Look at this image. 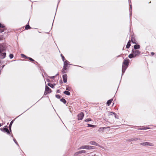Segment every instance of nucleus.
Segmentation results:
<instances>
[{"label": "nucleus", "mask_w": 156, "mask_h": 156, "mask_svg": "<svg viewBox=\"0 0 156 156\" xmlns=\"http://www.w3.org/2000/svg\"><path fill=\"white\" fill-rule=\"evenodd\" d=\"M140 129L143 130V128H140Z\"/></svg>", "instance_id": "44"}, {"label": "nucleus", "mask_w": 156, "mask_h": 156, "mask_svg": "<svg viewBox=\"0 0 156 156\" xmlns=\"http://www.w3.org/2000/svg\"><path fill=\"white\" fill-rule=\"evenodd\" d=\"M94 125L91 124H88V127H94Z\"/></svg>", "instance_id": "31"}, {"label": "nucleus", "mask_w": 156, "mask_h": 156, "mask_svg": "<svg viewBox=\"0 0 156 156\" xmlns=\"http://www.w3.org/2000/svg\"><path fill=\"white\" fill-rule=\"evenodd\" d=\"M27 58H28L31 61H34V60L31 58L28 57Z\"/></svg>", "instance_id": "38"}, {"label": "nucleus", "mask_w": 156, "mask_h": 156, "mask_svg": "<svg viewBox=\"0 0 156 156\" xmlns=\"http://www.w3.org/2000/svg\"><path fill=\"white\" fill-rule=\"evenodd\" d=\"M13 120L12 121H11V122H10V124L9 126V130L10 132L11 131V126H12V124L13 123Z\"/></svg>", "instance_id": "18"}, {"label": "nucleus", "mask_w": 156, "mask_h": 156, "mask_svg": "<svg viewBox=\"0 0 156 156\" xmlns=\"http://www.w3.org/2000/svg\"><path fill=\"white\" fill-rule=\"evenodd\" d=\"M56 97L58 99H59L60 98V96L59 95H56Z\"/></svg>", "instance_id": "36"}, {"label": "nucleus", "mask_w": 156, "mask_h": 156, "mask_svg": "<svg viewBox=\"0 0 156 156\" xmlns=\"http://www.w3.org/2000/svg\"><path fill=\"white\" fill-rule=\"evenodd\" d=\"M30 27L29 25H27L25 27V29L26 30H28V29H30Z\"/></svg>", "instance_id": "27"}, {"label": "nucleus", "mask_w": 156, "mask_h": 156, "mask_svg": "<svg viewBox=\"0 0 156 156\" xmlns=\"http://www.w3.org/2000/svg\"><path fill=\"white\" fill-rule=\"evenodd\" d=\"M4 39V38L3 35H0V40H3Z\"/></svg>", "instance_id": "26"}, {"label": "nucleus", "mask_w": 156, "mask_h": 156, "mask_svg": "<svg viewBox=\"0 0 156 156\" xmlns=\"http://www.w3.org/2000/svg\"><path fill=\"white\" fill-rule=\"evenodd\" d=\"M48 85L50 87H51V88H53L54 87V86L51 83H48Z\"/></svg>", "instance_id": "29"}, {"label": "nucleus", "mask_w": 156, "mask_h": 156, "mask_svg": "<svg viewBox=\"0 0 156 156\" xmlns=\"http://www.w3.org/2000/svg\"><path fill=\"white\" fill-rule=\"evenodd\" d=\"M4 66H4V65H3V66H2V68H3V67Z\"/></svg>", "instance_id": "46"}, {"label": "nucleus", "mask_w": 156, "mask_h": 156, "mask_svg": "<svg viewBox=\"0 0 156 156\" xmlns=\"http://www.w3.org/2000/svg\"><path fill=\"white\" fill-rule=\"evenodd\" d=\"M68 62H69L67 60L64 61L63 67H65L67 68V66L69 65V64L68 63Z\"/></svg>", "instance_id": "15"}, {"label": "nucleus", "mask_w": 156, "mask_h": 156, "mask_svg": "<svg viewBox=\"0 0 156 156\" xmlns=\"http://www.w3.org/2000/svg\"><path fill=\"white\" fill-rule=\"evenodd\" d=\"M149 129V128H147V127H143V130H146L147 129Z\"/></svg>", "instance_id": "39"}, {"label": "nucleus", "mask_w": 156, "mask_h": 156, "mask_svg": "<svg viewBox=\"0 0 156 156\" xmlns=\"http://www.w3.org/2000/svg\"><path fill=\"white\" fill-rule=\"evenodd\" d=\"M4 27L5 26L3 24L0 23V27L4 28Z\"/></svg>", "instance_id": "33"}, {"label": "nucleus", "mask_w": 156, "mask_h": 156, "mask_svg": "<svg viewBox=\"0 0 156 156\" xmlns=\"http://www.w3.org/2000/svg\"><path fill=\"white\" fill-rule=\"evenodd\" d=\"M151 55L152 56H153V55H154V53L153 52H151Z\"/></svg>", "instance_id": "41"}, {"label": "nucleus", "mask_w": 156, "mask_h": 156, "mask_svg": "<svg viewBox=\"0 0 156 156\" xmlns=\"http://www.w3.org/2000/svg\"><path fill=\"white\" fill-rule=\"evenodd\" d=\"M54 76H53L51 77V78H54Z\"/></svg>", "instance_id": "43"}, {"label": "nucleus", "mask_w": 156, "mask_h": 156, "mask_svg": "<svg viewBox=\"0 0 156 156\" xmlns=\"http://www.w3.org/2000/svg\"><path fill=\"white\" fill-rule=\"evenodd\" d=\"M116 119H118V115L115 113V114L114 115Z\"/></svg>", "instance_id": "34"}, {"label": "nucleus", "mask_w": 156, "mask_h": 156, "mask_svg": "<svg viewBox=\"0 0 156 156\" xmlns=\"http://www.w3.org/2000/svg\"><path fill=\"white\" fill-rule=\"evenodd\" d=\"M1 130L2 131H4V132H6L8 134H9L10 133V132L8 129V126H6L3 129H1Z\"/></svg>", "instance_id": "7"}, {"label": "nucleus", "mask_w": 156, "mask_h": 156, "mask_svg": "<svg viewBox=\"0 0 156 156\" xmlns=\"http://www.w3.org/2000/svg\"><path fill=\"white\" fill-rule=\"evenodd\" d=\"M64 93L65 94H66L67 95H70V93L68 91H65L64 92Z\"/></svg>", "instance_id": "22"}, {"label": "nucleus", "mask_w": 156, "mask_h": 156, "mask_svg": "<svg viewBox=\"0 0 156 156\" xmlns=\"http://www.w3.org/2000/svg\"><path fill=\"white\" fill-rule=\"evenodd\" d=\"M61 56H62V59L63 61V62L65 61V58L64 57V56H62V54L61 55Z\"/></svg>", "instance_id": "35"}, {"label": "nucleus", "mask_w": 156, "mask_h": 156, "mask_svg": "<svg viewBox=\"0 0 156 156\" xmlns=\"http://www.w3.org/2000/svg\"><path fill=\"white\" fill-rule=\"evenodd\" d=\"M4 31V30H1L0 29V32L1 33L3 32Z\"/></svg>", "instance_id": "42"}, {"label": "nucleus", "mask_w": 156, "mask_h": 156, "mask_svg": "<svg viewBox=\"0 0 156 156\" xmlns=\"http://www.w3.org/2000/svg\"><path fill=\"white\" fill-rule=\"evenodd\" d=\"M78 120H81L84 116V115L83 112H81L78 115Z\"/></svg>", "instance_id": "6"}, {"label": "nucleus", "mask_w": 156, "mask_h": 156, "mask_svg": "<svg viewBox=\"0 0 156 156\" xmlns=\"http://www.w3.org/2000/svg\"><path fill=\"white\" fill-rule=\"evenodd\" d=\"M139 139H138L137 138H133L131 139V141H136L138 140Z\"/></svg>", "instance_id": "23"}, {"label": "nucleus", "mask_w": 156, "mask_h": 156, "mask_svg": "<svg viewBox=\"0 0 156 156\" xmlns=\"http://www.w3.org/2000/svg\"><path fill=\"white\" fill-rule=\"evenodd\" d=\"M140 48V46L138 44H135L134 46V48L135 50L139 49Z\"/></svg>", "instance_id": "14"}, {"label": "nucleus", "mask_w": 156, "mask_h": 156, "mask_svg": "<svg viewBox=\"0 0 156 156\" xmlns=\"http://www.w3.org/2000/svg\"><path fill=\"white\" fill-rule=\"evenodd\" d=\"M9 58H12L13 57V55L12 54H10L9 55Z\"/></svg>", "instance_id": "32"}, {"label": "nucleus", "mask_w": 156, "mask_h": 156, "mask_svg": "<svg viewBox=\"0 0 156 156\" xmlns=\"http://www.w3.org/2000/svg\"><path fill=\"white\" fill-rule=\"evenodd\" d=\"M12 136L13 137V135H12Z\"/></svg>", "instance_id": "48"}, {"label": "nucleus", "mask_w": 156, "mask_h": 156, "mask_svg": "<svg viewBox=\"0 0 156 156\" xmlns=\"http://www.w3.org/2000/svg\"><path fill=\"white\" fill-rule=\"evenodd\" d=\"M5 50V47L3 45L0 44V53L4 51Z\"/></svg>", "instance_id": "9"}, {"label": "nucleus", "mask_w": 156, "mask_h": 156, "mask_svg": "<svg viewBox=\"0 0 156 156\" xmlns=\"http://www.w3.org/2000/svg\"><path fill=\"white\" fill-rule=\"evenodd\" d=\"M62 78L63 81L64 83H66L67 81V76L66 74H64L62 76Z\"/></svg>", "instance_id": "8"}, {"label": "nucleus", "mask_w": 156, "mask_h": 156, "mask_svg": "<svg viewBox=\"0 0 156 156\" xmlns=\"http://www.w3.org/2000/svg\"><path fill=\"white\" fill-rule=\"evenodd\" d=\"M67 68L65 67H63V68L62 70V72L63 73H65L66 72Z\"/></svg>", "instance_id": "17"}, {"label": "nucleus", "mask_w": 156, "mask_h": 156, "mask_svg": "<svg viewBox=\"0 0 156 156\" xmlns=\"http://www.w3.org/2000/svg\"><path fill=\"white\" fill-rule=\"evenodd\" d=\"M1 126V125L0 124V127Z\"/></svg>", "instance_id": "47"}, {"label": "nucleus", "mask_w": 156, "mask_h": 156, "mask_svg": "<svg viewBox=\"0 0 156 156\" xmlns=\"http://www.w3.org/2000/svg\"><path fill=\"white\" fill-rule=\"evenodd\" d=\"M132 52L133 53V54L135 57L139 56L140 53V51L139 50H134L133 49L132 50Z\"/></svg>", "instance_id": "4"}, {"label": "nucleus", "mask_w": 156, "mask_h": 156, "mask_svg": "<svg viewBox=\"0 0 156 156\" xmlns=\"http://www.w3.org/2000/svg\"><path fill=\"white\" fill-rule=\"evenodd\" d=\"M21 56L23 58H27L28 57H27V56H26L25 55L23 54H21Z\"/></svg>", "instance_id": "30"}, {"label": "nucleus", "mask_w": 156, "mask_h": 156, "mask_svg": "<svg viewBox=\"0 0 156 156\" xmlns=\"http://www.w3.org/2000/svg\"><path fill=\"white\" fill-rule=\"evenodd\" d=\"M6 55V53L5 52L1 53L0 55V58L3 59L5 58Z\"/></svg>", "instance_id": "12"}, {"label": "nucleus", "mask_w": 156, "mask_h": 156, "mask_svg": "<svg viewBox=\"0 0 156 156\" xmlns=\"http://www.w3.org/2000/svg\"><path fill=\"white\" fill-rule=\"evenodd\" d=\"M128 57L130 58H133L135 57L134 55H133V53H132L130 54L129 56Z\"/></svg>", "instance_id": "19"}, {"label": "nucleus", "mask_w": 156, "mask_h": 156, "mask_svg": "<svg viewBox=\"0 0 156 156\" xmlns=\"http://www.w3.org/2000/svg\"><path fill=\"white\" fill-rule=\"evenodd\" d=\"M130 8H131V9H132V6H131V5H130Z\"/></svg>", "instance_id": "45"}, {"label": "nucleus", "mask_w": 156, "mask_h": 156, "mask_svg": "<svg viewBox=\"0 0 156 156\" xmlns=\"http://www.w3.org/2000/svg\"><path fill=\"white\" fill-rule=\"evenodd\" d=\"M113 101V99H110L107 101V104L108 106H109L111 104L112 101Z\"/></svg>", "instance_id": "16"}, {"label": "nucleus", "mask_w": 156, "mask_h": 156, "mask_svg": "<svg viewBox=\"0 0 156 156\" xmlns=\"http://www.w3.org/2000/svg\"><path fill=\"white\" fill-rule=\"evenodd\" d=\"M131 45L130 44V41H129L128 42V43L126 45V47L127 48H129V47H130Z\"/></svg>", "instance_id": "20"}, {"label": "nucleus", "mask_w": 156, "mask_h": 156, "mask_svg": "<svg viewBox=\"0 0 156 156\" xmlns=\"http://www.w3.org/2000/svg\"><path fill=\"white\" fill-rule=\"evenodd\" d=\"M66 90H69V91H70V88H69H69H66Z\"/></svg>", "instance_id": "40"}, {"label": "nucleus", "mask_w": 156, "mask_h": 156, "mask_svg": "<svg viewBox=\"0 0 156 156\" xmlns=\"http://www.w3.org/2000/svg\"><path fill=\"white\" fill-rule=\"evenodd\" d=\"M109 128H110L109 127H100L99 128L98 131L100 132H103L104 129H107L109 130Z\"/></svg>", "instance_id": "10"}, {"label": "nucleus", "mask_w": 156, "mask_h": 156, "mask_svg": "<svg viewBox=\"0 0 156 156\" xmlns=\"http://www.w3.org/2000/svg\"><path fill=\"white\" fill-rule=\"evenodd\" d=\"M140 145L143 146H153L154 145L153 143L147 142H144L141 143L140 144Z\"/></svg>", "instance_id": "3"}, {"label": "nucleus", "mask_w": 156, "mask_h": 156, "mask_svg": "<svg viewBox=\"0 0 156 156\" xmlns=\"http://www.w3.org/2000/svg\"><path fill=\"white\" fill-rule=\"evenodd\" d=\"M94 147L93 146H90L89 145H83L80 147L79 148V149H87L88 150H90L91 149H94Z\"/></svg>", "instance_id": "2"}, {"label": "nucleus", "mask_w": 156, "mask_h": 156, "mask_svg": "<svg viewBox=\"0 0 156 156\" xmlns=\"http://www.w3.org/2000/svg\"><path fill=\"white\" fill-rule=\"evenodd\" d=\"M51 92V89L46 86L45 87V91L44 93V94L45 95H47L48 93H49Z\"/></svg>", "instance_id": "5"}, {"label": "nucleus", "mask_w": 156, "mask_h": 156, "mask_svg": "<svg viewBox=\"0 0 156 156\" xmlns=\"http://www.w3.org/2000/svg\"><path fill=\"white\" fill-rule=\"evenodd\" d=\"M85 152H86L84 150L80 151L77 152L75 153L74 154V155H75V156L79 154H80L82 153H84Z\"/></svg>", "instance_id": "11"}, {"label": "nucleus", "mask_w": 156, "mask_h": 156, "mask_svg": "<svg viewBox=\"0 0 156 156\" xmlns=\"http://www.w3.org/2000/svg\"><path fill=\"white\" fill-rule=\"evenodd\" d=\"M89 143L91 144L96 146H99V144L96 142L94 141H91Z\"/></svg>", "instance_id": "13"}, {"label": "nucleus", "mask_w": 156, "mask_h": 156, "mask_svg": "<svg viewBox=\"0 0 156 156\" xmlns=\"http://www.w3.org/2000/svg\"><path fill=\"white\" fill-rule=\"evenodd\" d=\"M129 60L127 58L125 59L124 61L123 62L122 68V74H123V73L125 72L128 66L129 63Z\"/></svg>", "instance_id": "1"}, {"label": "nucleus", "mask_w": 156, "mask_h": 156, "mask_svg": "<svg viewBox=\"0 0 156 156\" xmlns=\"http://www.w3.org/2000/svg\"><path fill=\"white\" fill-rule=\"evenodd\" d=\"M131 41L132 43L134 44L136 43V41L135 39L133 38V37H132L131 38Z\"/></svg>", "instance_id": "21"}, {"label": "nucleus", "mask_w": 156, "mask_h": 156, "mask_svg": "<svg viewBox=\"0 0 156 156\" xmlns=\"http://www.w3.org/2000/svg\"><path fill=\"white\" fill-rule=\"evenodd\" d=\"M115 114V113L113 112H109L108 114V115L109 116L110 115H114Z\"/></svg>", "instance_id": "25"}, {"label": "nucleus", "mask_w": 156, "mask_h": 156, "mask_svg": "<svg viewBox=\"0 0 156 156\" xmlns=\"http://www.w3.org/2000/svg\"><path fill=\"white\" fill-rule=\"evenodd\" d=\"M91 121V119L90 118L87 119H86L85 120V121L86 122L90 121Z\"/></svg>", "instance_id": "28"}, {"label": "nucleus", "mask_w": 156, "mask_h": 156, "mask_svg": "<svg viewBox=\"0 0 156 156\" xmlns=\"http://www.w3.org/2000/svg\"><path fill=\"white\" fill-rule=\"evenodd\" d=\"M13 140H14V142H15V143H16V144L17 145H18V143H17V141H16V140L15 139H14V138Z\"/></svg>", "instance_id": "37"}, {"label": "nucleus", "mask_w": 156, "mask_h": 156, "mask_svg": "<svg viewBox=\"0 0 156 156\" xmlns=\"http://www.w3.org/2000/svg\"><path fill=\"white\" fill-rule=\"evenodd\" d=\"M60 101L62 102H63L64 104H65L66 102V101L65 99L64 98H62L60 99Z\"/></svg>", "instance_id": "24"}]
</instances>
